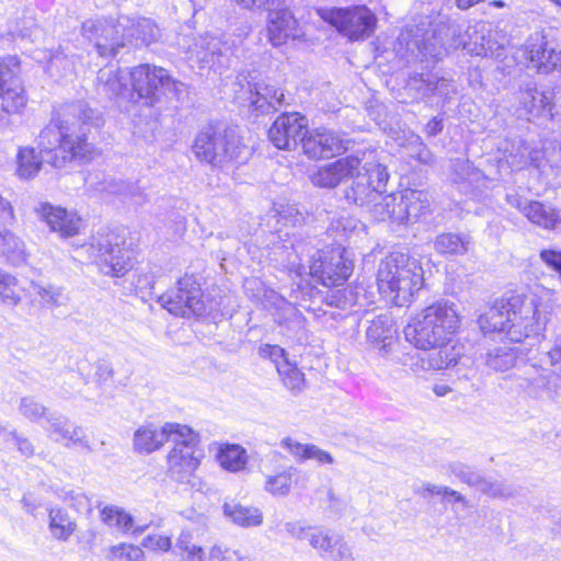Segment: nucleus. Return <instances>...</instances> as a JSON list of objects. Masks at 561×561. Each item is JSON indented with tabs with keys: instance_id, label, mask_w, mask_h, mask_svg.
Here are the masks:
<instances>
[{
	"instance_id": "nucleus-5",
	"label": "nucleus",
	"mask_w": 561,
	"mask_h": 561,
	"mask_svg": "<svg viewBox=\"0 0 561 561\" xmlns=\"http://www.w3.org/2000/svg\"><path fill=\"white\" fill-rule=\"evenodd\" d=\"M82 35L94 46L102 57L115 56L122 47H136L156 42L160 35L158 26L146 18L89 19L82 23Z\"/></svg>"
},
{
	"instance_id": "nucleus-38",
	"label": "nucleus",
	"mask_w": 561,
	"mask_h": 561,
	"mask_svg": "<svg viewBox=\"0 0 561 561\" xmlns=\"http://www.w3.org/2000/svg\"><path fill=\"white\" fill-rule=\"evenodd\" d=\"M404 261L403 254L397 253L387 256L379 264L376 280H409V272L399 265Z\"/></svg>"
},
{
	"instance_id": "nucleus-26",
	"label": "nucleus",
	"mask_w": 561,
	"mask_h": 561,
	"mask_svg": "<svg viewBox=\"0 0 561 561\" xmlns=\"http://www.w3.org/2000/svg\"><path fill=\"white\" fill-rule=\"evenodd\" d=\"M297 21L289 10V5L270 12L267 15V35L273 46H280L288 38L295 36Z\"/></svg>"
},
{
	"instance_id": "nucleus-43",
	"label": "nucleus",
	"mask_w": 561,
	"mask_h": 561,
	"mask_svg": "<svg viewBox=\"0 0 561 561\" xmlns=\"http://www.w3.org/2000/svg\"><path fill=\"white\" fill-rule=\"evenodd\" d=\"M400 285L401 283H383L379 286V291L397 307L409 306L413 301V290L410 286L401 287Z\"/></svg>"
},
{
	"instance_id": "nucleus-20",
	"label": "nucleus",
	"mask_w": 561,
	"mask_h": 561,
	"mask_svg": "<svg viewBox=\"0 0 561 561\" xmlns=\"http://www.w3.org/2000/svg\"><path fill=\"white\" fill-rule=\"evenodd\" d=\"M302 150L310 159H327L345 151L348 140L341 134L325 128L307 129L304 136Z\"/></svg>"
},
{
	"instance_id": "nucleus-36",
	"label": "nucleus",
	"mask_w": 561,
	"mask_h": 561,
	"mask_svg": "<svg viewBox=\"0 0 561 561\" xmlns=\"http://www.w3.org/2000/svg\"><path fill=\"white\" fill-rule=\"evenodd\" d=\"M175 553L179 561H204L205 550L193 540L190 529H183L175 542Z\"/></svg>"
},
{
	"instance_id": "nucleus-27",
	"label": "nucleus",
	"mask_w": 561,
	"mask_h": 561,
	"mask_svg": "<svg viewBox=\"0 0 561 561\" xmlns=\"http://www.w3.org/2000/svg\"><path fill=\"white\" fill-rule=\"evenodd\" d=\"M524 216L534 225L546 230L561 231V215L550 205L530 201L524 208Z\"/></svg>"
},
{
	"instance_id": "nucleus-44",
	"label": "nucleus",
	"mask_w": 561,
	"mask_h": 561,
	"mask_svg": "<svg viewBox=\"0 0 561 561\" xmlns=\"http://www.w3.org/2000/svg\"><path fill=\"white\" fill-rule=\"evenodd\" d=\"M110 561H145L144 549L137 545L122 542L108 549Z\"/></svg>"
},
{
	"instance_id": "nucleus-61",
	"label": "nucleus",
	"mask_w": 561,
	"mask_h": 561,
	"mask_svg": "<svg viewBox=\"0 0 561 561\" xmlns=\"http://www.w3.org/2000/svg\"><path fill=\"white\" fill-rule=\"evenodd\" d=\"M442 129H443V122H442V119H439L437 117L432 118L426 125V133L430 136L437 135Z\"/></svg>"
},
{
	"instance_id": "nucleus-17",
	"label": "nucleus",
	"mask_w": 561,
	"mask_h": 561,
	"mask_svg": "<svg viewBox=\"0 0 561 561\" xmlns=\"http://www.w3.org/2000/svg\"><path fill=\"white\" fill-rule=\"evenodd\" d=\"M525 62L533 64L538 71L550 72L561 68V49L542 33L531 34L525 45L518 49Z\"/></svg>"
},
{
	"instance_id": "nucleus-47",
	"label": "nucleus",
	"mask_w": 561,
	"mask_h": 561,
	"mask_svg": "<svg viewBox=\"0 0 561 561\" xmlns=\"http://www.w3.org/2000/svg\"><path fill=\"white\" fill-rule=\"evenodd\" d=\"M310 444H301L288 436L282 439L280 446L297 461L304 462L307 460Z\"/></svg>"
},
{
	"instance_id": "nucleus-33",
	"label": "nucleus",
	"mask_w": 561,
	"mask_h": 561,
	"mask_svg": "<svg viewBox=\"0 0 561 561\" xmlns=\"http://www.w3.org/2000/svg\"><path fill=\"white\" fill-rule=\"evenodd\" d=\"M399 204V192L392 194H382L379 191V196L374 197V202L369 203L365 209L378 221L392 220L397 222V207Z\"/></svg>"
},
{
	"instance_id": "nucleus-57",
	"label": "nucleus",
	"mask_w": 561,
	"mask_h": 561,
	"mask_svg": "<svg viewBox=\"0 0 561 561\" xmlns=\"http://www.w3.org/2000/svg\"><path fill=\"white\" fill-rule=\"evenodd\" d=\"M15 283H0V300L3 302L16 304L19 296L16 295L13 286Z\"/></svg>"
},
{
	"instance_id": "nucleus-52",
	"label": "nucleus",
	"mask_w": 561,
	"mask_h": 561,
	"mask_svg": "<svg viewBox=\"0 0 561 561\" xmlns=\"http://www.w3.org/2000/svg\"><path fill=\"white\" fill-rule=\"evenodd\" d=\"M123 188L124 193L122 197L130 199L137 205H144L149 201L144 188L140 187L137 182H126Z\"/></svg>"
},
{
	"instance_id": "nucleus-50",
	"label": "nucleus",
	"mask_w": 561,
	"mask_h": 561,
	"mask_svg": "<svg viewBox=\"0 0 561 561\" xmlns=\"http://www.w3.org/2000/svg\"><path fill=\"white\" fill-rule=\"evenodd\" d=\"M497 33H492L490 30H486V42H485V48H490L485 51L483 57H491L494 59H502L505 55V46L504 44L500 43L497 41Z\"/></svg>"
},
{
	"instance_id": "nucleus-37",
	"label": "nucleus",
	"mask_w": 561,
	"mask_h": 561,
	"mask_svg": "<svg viewBox=\"0 0 561 561\" xmlns=\"http://www.w3.org/2000/svg\"><path fill=\"white\" fill-rule=\"evenodd\" d=\"M45 158H41L36 154L35 149L32 147H22L19 149L16 154V174L19 178L28 180L34 178L41 170Z\"/></svg>"
},
{
	"instance_id": "nucleus-41",
	"label": "nucleus",
	"mask_w": 561,
	"mask_h": 561,
	"mask_svg": "<svg viewBox=\"0 0 561 561\" xmlns=\"http://www.w3.org/2000/svg\"><path fill=\"white\" fill-rule=\"evenodd\" d=\"M356 226L357 220L354 217L350 216L348 214H341L331 219L327 234L333 239L332 244L343 245L347 234L352 232Z\"/></svg>"
},
{
	"instance_id": "nucleus-21",
	"label": "nucleus",
	"mask_w": 561,
	"mask_h": 561,
	"mask_svg": "<svg viewBox=\"0 0 561 561\" xmlns=\"http://www.w3.org/2000/svg\"><path fill=\"white\" fill-rule=\"evenodd\" d=\"M360 151L340 158L334 162L319 168L310 174L313 185L324 188H333L348 176H354L355 171L360 168Z\"/></svg>"
},
{
	"instance_id": "nucleus-53",
	"label": "nucleus",
	"mask_w": 561,
	"mask_h": 561,
	"mask_svg": "<svg viewBox=\"0 0 561 561\" xmlns=\"http://www.w3.org/2000/svg\"><path fill=\"white\" fill-rule=\"evenodd\" d=\"M506 159L512 169L520 170L525 168L529 163L527 148L522 146V148H518L517 153L511 152Z\"/></svg>"
},
{
	"instance_id": "nucleus-63",
	"label": "nucleus",
	"mask_w": 561,
	"mask_h": 561,
	"mask_svg": "<svg viewBox=\"0 0 561 561\" xmlns=\"http://www.w3.org/2000/svg\"><path fill=\"white\" fill-rule=\"evenodd\" d=\"M433 391L435 392L436 396L443 397V396L447 394L448 392H450V388L446 385H436L433 388Z\"/></svg>"
},
{
	"instance_id": "nucleus-7",
	"label": "nucleus",
	"mask_w": 561,
	"mask_h": 561,
	"mask_svg": "<svg viewBox=\"0 0 561 561\" xmlns=\"http://www.w3.org/2000/svg\"><path fill=\"white\" fill-rule=\"evenodd\" d=\"M192 150L197 160L219 169L242 164L251 156V149L236 130H218L214 126H207L196 135Z\"/></svg>"
},
{
	"instance_id": "nucleus-30",
	"label": "nucleus",
	"mask_w": 561,
	"mask_h": 561,
	"mask_svg": "<svg viewBox=\"0 0 561 561\" xmlns=\"http://www.w3.org/2000/svg\"><path fill=\"white\" fill-rule=\"evenodd\" d=\"M77 528L76 519L65 508L56 506L48 510V529L55 540L68 541Z\"/></svg>"
},
{
	"instance_id": "nucleus-18",
	"label": "nucleus",
	"mask_w": 561,
	"mask_h": 561,
	"mask_svg": "<svg viewBox=\"0 0 561 561\" xmlns=\"http://www.w3.org/2000/svg\"><path fill=\"white\" fill-rule=\"evenodd\" d=\"M307 134V119L299 113L279 115L268 129L270 141L278 149L293 150Z\"/></svg>"
},
{
	"instance_id": "nucleus-40",
	"label": "nucleus",
	"mask_w": 561,
	"mask_h": 561,
	"mask_svg": "<svg viewBox=\"0 0 561 561\" xmlns=\"http://www.w3.org/2000/svg\"><path fill=\"white\" fill-rule=\"evenodd\" d=\"M413 84L424 96H446L450 92V82L434 73H422L420 79H413Z\"/></svg>"
},
{
	"instance_id": "nucleus-14",
	"label": "nucleus",
	"mask_w": 561,
	"mask_h": 561,
	"mask_svg": "<svg viewBox=\"0 0 561 561\" xmlns=\"http://www.w3.org/2000/svg\"><path fill=\"white\" fill-rule=\"evenodd\" d=\"M157 299L163 308L176 317H201L206 312L204 294L195 283H175Z\"/></svg>"
},
{
	"instance_id": "nucleus-24",
	"label": "nucleus",
	"mask_w": 561,
	"mask_h": 561,
	"mask_svg": "<svg viewBox=\"0 0 561 561\" xmlns=\"http://www.w3.org/2000/svg\"><path fill=\"white\" fill-rule=\"evenodd\" d=\"M14 219L11 204L0 195V222H9ZM0 254L13 263L25 259L23 241L9 230H0Z\"/></svg>"
},
{
	"instance_id": "nucleus-45",
	"label": "nucleus",
	"mask_w": 561,
	"mask_h": 561,
	"mask_svg": "<svg viewBox=\"0 0 561 561\" xmlns=\"http://www.w3.org/2000/svg\"><path fill=\"white\" fill-rule=\"evenodd\" d=\"M173 547V538L169 534L152 533L141 540V548L150 553L162 554L169 552Z\"/></svg>"
},
{
	"instance_id": "nucleus-8",
	"label": "nucleus",
	"mask_w": 561,
	"mask_h": 561,
	"mask_svg": "<svg viewBox=\"0 0 561 561\" xmlns=\"http://www.w3.org/2000/svg\"><path fill=\"white\" fill-rule=\"evenodd\" d=\"M79 256L96 264L105 276L123 277L133 268V252L122 248V238L114 232L98 233L79 249Z\"/></svg>"
},
{
	"instance_id": "nucleus-54",
	"label": "nucleus",
	"mask_w": 561,
	"mask_h": 561,
	"mask_svg": "<svg viewBox=\"0 0 561 561\" xmlns=\"http://www.w3.org/2000/svg\"><path fill=\"white\" fill-rule=\"evenodd\" d=\"M125 181L116 180L113 178H105L104 181L100 183V187H98V190L108 194L123 196V186H125Z\"/></svg>"
},
{
	"instance_id": "nucleus-1",
	"label": "nucleus",
	"mask_w": 561,
	"mask_h": 561,
	"mask_svg": "<svg viewBox=\"0 0 561 561\" xmlns=\"http://www.w3.org/2000/svg\"><path fill=\"white\" fill-rule=\"evenodd\" d=\"M461 317L451 302L434 301L415 312L403 329L405 340L421 351H434L428 365L436 370L457 365L462 346L455 335L460 331Z\"/></svg>"
},
{
	"instance_id": "nucleus-51",
	"label": "nucleus",
	"mask_w": 561,
	"mask_h": 561,
	"mask_svg": "<svg viewBox=\"0 0 561 561\" xmlns=\"http://www.w3.org/2000/svg\"><path fill=\"white\" fill-rule=\"evenodd\" d=\"M276 211L278 221H283L284 225L296 226L304 221V215L294 205L280 206Z\"/></svg>"
},
{
	"instance_id": "nucleus-16",
	"label": "nucleus",
	"mask_w": 561,
	"mask_h": 561,
	"mask_svg": "<svg viewBox=\"0 0 561 561\" xmlns=\"http://www.w3.org/2000/svg\"><path fill=\"white\" fill-rule=\"evenodd\" d=\"M229 47L220 37L214 35L199 36L190 46L187 58L199 69L219 70L228 66Z\"/></svg>"
},
{
	"instance_id": "nucleus-22",
	"label": "nucleus",
	"mask_w": 561,
	"mask_h": 561,
	"mask_svg": "<svg viewBox=\"0 0 561 561\" xmlns=\"http://www.w3.org/2000/svg\"><path fill=\"white\" fill-rule=\"evenodd\" d=\"M432 199L428 192L423 190L405 188L399 192L397 207L398 224H414L432 211Z\"/></svg>"
},
{
	"instance_id": "nucleus-46",
	"label": "nucleus",
	"mask_w": 561,
	"mask_h": 561,
	"mask_svg": "<svg viewBox=\"0 0 561 561\" xmlns=\"http://www.w3.org/2000/svg\"><path fill=\"white\" fill-rule=\"evenodd\" d=\"M244 9H263L273 12L289 5L288 0H232Z\"/></svg>"
},
{
	"instance_id": "nucleus-15",
	"label": "nucleus",
	"mask_w": 561,
	"mask_h": 561,
	"mask_svg": "<svg viewBox=\"0 0 561 561\" xmlns=\"http://www.w3.org/2000/svg\"><path fill=\"white\" fill-rule=\"evenodd\" d=\"M20 71V61L16 56L0 57V99L2 111L7 114L20 113L26 105Z\"/></svg>"
},
{
	"instance_id": "nucleus-4",
	"label": "nucleus",
	"mask_w": 561,
	"mask_h": 561,
	"mask_svg": "<svg viewBox=\"0 0 561 561\" xmlns=\"http://www.w3.org/2000/svg\"><path fill=\"white\" fill-rule=\"evenodd\" d=\"M419 32L420 28L414 26H407L400 32L394 46L398 56L409 58L419 53L423 57L440 59L450 49L459 47L474 56H483L489 49L485 48L488 36L484 24L468 27L465 35L468 37V41L455 38L457 28L454 26L442 25L434 28L431 33L427 31L422 35Z\"/></svg>"
},
{
	"instance_id": "nucleus-23",
	"label": "nucleus",
	"mask_w": 561,
	"mask_h": 561,
	"mask_svg": "<svg viewBox=\"0 0 561 561\" xmlns=\"http://www.w3.org/2000/svg\"><path fill=\"white\" fill-rule=\"evenodd\" d=\"M36 213L51 231L57 232L62 238L78 234L82 226V219L76 211H69L49 203L41 204L36 208Z\"/></svg>"
},
{
	"instance_id": "nucleus-3",
	"label": "nucleus",
	"mask_w": 561,
	"mask_h": 561,
	"mask_svg": "<svg viewBox=\"0 0 561 561\" xmlns=\"http://www.w3.org/2000/svg\"><path fill=\"white\" fill-rule=\"evenodd\" d=\"M552 308L529 301L525 295L513 294L496 299L478 318L483 334L504 333L512 341H522L546 329Z\"/></svg>"
},
{
	"instance_id": "nucleus-28",
	"label": "nucleus",
	"mask_w": 561,
	"mask_h": 561,
	"mask_svg": "<svg viewBox=\"0 0 561 561\" xmlns=\"http://www.w3.org/2000/svg\"><path fill=\"white\" fill-rule=\"evenodd\" d=\"M367 342L379 354H388L398 341L396 331L391 325L378 319L374 320L366 331Z\"/></svg>"
},
{
	"instance_id": "nucleus-2",
	"label": "nucleus",
	"mask_w": 561,
	"mask_h": 561,
	"mask_svg": "<svg viewBox=\"0 0 561 561\" xmlns=\"http://www.w3.org/2000/svg\"><path fill=\"white\" fill-rule=\"evenodd\" d=\"M93 118V111L84 102H75L60 106L44 127L37 138L45 161L55 168H62L88 151L87 131Z\"/></svg>"
},
{
	"instance_id": "nucleus-42",
	"label": "nucleus",
	"mask_w": 561,
	"mask_h": 561,
	"mask_svg": "<svg viewBox=\"0 0 561 561\" xmlns=\"http://www.w3.org/2000/svg\"><path fill=\"white\" fill-rule=\"evenodd\" d=\"M282 383L291 392H299L306 386L305 374L288 360H284L282 366L276 369Z\"/></svg>"
},
{
	"instance_id": "nucleus-34",
	"label": "nucleus",
	"mask_w": 561,
	"mask_h": 561,
	"mask_svg": "<svg viewBox=\"0 0 561 561\" xmlns=\"http://www.w3.org/2000/svg\"><path fill=\"white\" fill-rule=\"evenodd\" d=\"M225 514L241 527H255L263 522V515L257 507L240 503L226 504Z\"/></svg>"
},
{
	"instance_id": "nucleus-11",
	"label": "nucleus",
	"mask_w": 561,
	"mask_h": 561,
	"mask_svg": "<svg viewBox=\"0 0 561 561\" xmlns=\"http://www.w3.org/2000/svg\"><path fill=\"white\" fill-rule=\"evenodd\" d=\"M131 98L136 93L148 104L153 105L160 96L167 92L180 99L186 91L184 83L171 78L168 71L161 67L139 65L129 69Z\"/></svg>"
},
{
	"instance_id": "nucleus-62",
	"label": "nucleus",
	"mask_w": 561,
	"mask_h": 561,
	"mask_svg": "<svg viewBox=\"0 0 561 561\" xmlns=\"http://www.w3.org/2000/svg\"><path fill=\"white\" fill-rule=\"evenodd\" d=\"M60 65H67V66H70V61L66 58V57H62L60 55H55L53 56L50 59H49V62H48V70L49 71H53L54 68H57L59 67Z\"/></svg>"
},
{
	"instance_id": "nucleus-25",
	"label": "nucleus",
	"mask_w": 561,
	"mask_h": 561,
	"mask_svg": "<svg viewBox=\"0 0 561 561\" xmlns=\"http://www.w3.org/2000/svg\"><path fill=\"white\" fill-rule=\"evenodd\" d=\"M98 89L111 99L131 98L129 69H101L98 73Z\"/></svg>"
},
{
	"instance_id": "nucleus-55",
	"label": "nucleus",
	"mask_w": 561,
	"mask_h": 561,
	"mask_svg": "<svg viewBox=\"0 0 561 561\" xmlns=\"http://www.w3.org/2000/svg\"><path fill=\"white\" fill-rule=\"evenodd\" d=\"M541 260L561 276V252L554 250H543L540 253Z\"/></svg>"
},
{
	"instance_id": "nucleus-60",
	"label": "nucleus",
	"mask_w": 561,
	"mask_h": 561,
	"mask_svg": "<svg viewBox=\"0 0 561 561\" xmlns=\"http://www.w3.org/2000/svg\"><path fill=\"white\" fill-rule=\"evenodd\" d=\"M506 202L508 205H511L514 208H517L520 210V213L524 215V208H526L530 201H527L519 196L518 194H506Z\"/></svg>"
},
{
	"instance_id": "nucleus-59",
	"label": "nucleus",
	"mask_w": 561,
	"mask_h": 561,
	"mask_svg": "<svg viewBox=\"0 0 561 561\" xmlns=\"http://www.w3.org/2000/svg\"><path fill=\"white\" fill-rule=\"evenodd\" d=\"M454 172L456 173V180H463L469 174L471 165L468 160L457 159L451 162Z\"/></svg>"
},
{
	"instance_id": "nucleus-6",
	"label": "nucleus",
	"mask_w": 561,
	"mask_h": 561,
	"mask_svg": "<svg viewBox=\"0 0 561 561\" xmlns=\"http://www.w3.org/2000/svg\"><path fill=\"white\" fill-rule=\"evenodd\" d=\"M273 260L279 262L286 268H295L309 256L310 275L318 280H347L354 271V261L344 245L331 244L328 250H317L316 254L307 249L306 244L284 242L274 243L272 248Z\"/></svg>"
},
{
	"instance_id": "nucleus-32",
	"label": "nucleus",
	"mask_w": 561,
	"mask_h": 561,
	"mask_svg": "<svg viewBox=\"0 0 561 561\" xmlns=\"http://www.w3.org/2000/svg\"><path fill=\"white\" fill-rule=\"evenodd\" d=\"M216 459L225 470L238 472L244 469L248 454L241 445L226 443L218 448Z\"/></svg>"
},
{
	"instance_id": "nucleus-10",
	"label": "nucleus",
	"mask_w": 561,
	"mask_h": 561,
	"mask_svg": "<svg viewBox=\"0 0 561 561\" xmlns=\"http://www.w3.org/2000/svg\"><path fill=\"white\" fill-rule=\"evenodd\" d=\"M359 160L360 168L355 171L354 176H350L352 185L345 190V198L365 208L385 188L389 174L387 168L378 161L375 150L360 151Z\"/></svg>"
},
{
	"instance_id": "nucleus-35",
	"label": "nucleus",
	"mask_w": 561,
	"mask_h": 561,
	"mask_svg": "<svg viewBox=\"0 0 561 561\" xmlns=\"http://www.w3.org/2000/svg\"><path fill=\"white\" fill-rule=\"evenodd\" d=\"M470 243L471 238L468 234L447 232L436 237L434 247L443 254L463 255Z\"/></svg>"
},
{
	"instance_id": "nucleus-58",
	"label": "nucleus",
	"mask_w": 561,
	"mask_h": 561,
	"mask_svg": "<svg viewBox=\"0 0 561 561\" xmlns=\"http://www.w3.org/2000/svg\"><path fill=\"white\" fill-rule=\"evenodd\" d=\"M67 499L70 502H72V506L77 511L91 505L90 499L84 493L81 492H69L67 494Z\"/></svg>"
},
{
	"instance_id": "nucleus-56",
	"label": "nucleus",
	"mask_w": 561,
	"mask_h": 561,
	"mask_svg": "<svg viewBox=\"0 0 561 561\" xmlns=\"http://www.w3.org/2000/svg\"><path fill=\"white\" fill-rule=\"evenodd\" d=\"M314 459L320 465H331L333 463V457L330 453L320 449L318 446L310 444L309 453L307 455V460Z\"/></svg>"
},
{
	"instance_id": "nucleus-48",
	"label": "nucleus",
	"mask_w": 561,
	"mask_h": 561,
	"mask_svg": "<svg viewBox=\"0 0 561 561\" xmlns=\"http://www.w3.org/2000/svg\"><path fill=\"white\" fill-rule=\"evenodd\" d=\"M259 355L262 358L272 360L276 369H278V366H282L284 360H288L285 350L276 344L261 345L259 347Z\"/></svg>"
},
{
	"instance_id": "nucleus-19",
	"label": "nucleus",
	"mask_w": 561,
	"mask_h": 561,
	"mask_svg": "<svg viewBox=\"0 0 561 561\" xmlns=\"http://www.w3.org/2000/svg\"><path fill=\"white\" fill-rule=\"evenodd\" d=\"M183 423L165 422L158 426L152 422H146L134 433L133 447L136 453L149 455L160 450L167 443L176 436Z\"/></svg>"
},
{
	"instance_id": "nucleus-13",
	"label": "nucleus",
	"mask_w": 561,
	"mask_h": 561,
	"mask_svg": "<svg viewBox=\"0 0 561 561\" xmlns=\"http://www.w3.org/2000/svg\"><path fill=\"white\" fill-rule=\"evenodd\" d=\"M234 85L236 100L261 114L276 111L283 104V92L264 80H257L256 73H239Z\"/></svg>"
},
{
	"instance_id": "nucleus-29",
	"label": "nucleus",
	"mask_w": 561,
	"mask_h": 561,
	"mask_svg": "<svg viewBox=\"0 0 561 561\" xmlns=\"http://www.w3.org/2000/svg\"><path fill=\"white\" fill-rule=\"evenodd\" d=\"M520 104L533 116L545 113L552 115V92L540 91L535 85H527L520 91Z\"/></svg>"
},
{
	"instance_id": "nucleus-39",
	"label": "nucleus",
	"mask_w": 561,
	"mask_h": 561,
	"mask_svg": "<svg viewBox=\"0 0 561 561\" xmlns=\"http://www.w3.org/2000/svg\"><path fill=\"white\" fill-rule=\"evenodd\" d=\"M100 519L104 525L114 527L123 533L130 530L134 525L133 516L116 505H105L102 507L100 510Z\"/></svg>"
},
{
	"instance_id": "nucleus-64",
	"label": "nucleus",
	"mask_w": 561,
	"mask_h": 561,
	"mask_svg": "<svg viewBox=\"0 0 561 561\" xmlns=\"http://www.w3.org/2000/svg\"><path fill=\"white\" fill-rule=\"evenodd\" d=\"M448 496L451 497L456 502H463L465 501L463 496L460 493H458L457 491L451 490V489H450V492H449Z\"/></svg>"
},
{
	"instance_id": "nucleus-9",
	"label": "nucleus",
	"mask_w": 561,
	"mask_h": 561,
	"mask_svg": "<svg viewBox=\"0 0 561 561\" xmlns=\"http://www.w3.org/2000/svg\"><path fill=\"white\" fill-rule=\"evenodd\" d=\"M170 444L171 448L165 455L169 477L178 483L191 482L204 458L199 446V433L192 426L183 424Z\"/></svg>"
},
{
	"instance_id": "nucleus-49",
	"label": "nucleus",
	"mask_w": 561,
	"mask_h": 561,
	"mask_svg": "<svg viewBox=\"0 0 561 561\" xmlns=\"http://www.w3.org/2000/svg\"><path fill=\"white\" fill-rule=\"evenodd\" d=\"M309 542L321 553L331 552L335 545L333 537L325 530H317L316 533H312Z\"/></svg>"
},
{
	"instance_id": "nucleus-31",
	"label": "nucleus",
	"mask_w": 561,
	"mask_h": 561,
	"mask_svg": "<svg viewBox=\"0 0 561 561\" xmlns=\"http://www.w3.org/2000/svg\"><path fill=\"white\" fill-rule=\"evenodd\" d=\"M299 476L295 468H286L270 474L265 479V491L273 496H286L299 483Z\"/></svg>"
},
{
	"instance_id": "nucleus-12",
	"label": "nucleus",
	"mask_w": 561,
	"mask_h": 561,
	"mask_svg": "<svg viewBox=\"0 0 561 561\" xmlns=\"http://www.w3.org/2000/svg\"><path fill=\"white\" fill-rule=\"evenodd\" d=\"M321 19L350 41H364L375 31L377 18L366 5L318 10Z\"/></svg>"
}]
</instances>
